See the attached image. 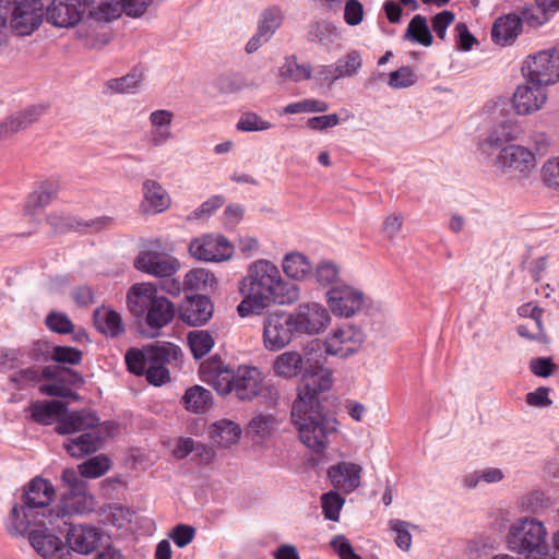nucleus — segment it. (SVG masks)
<instances>
[{"label":"nucleus","instance_id":"obj_1","mask_svg":"<svg viewBox=\"0 0 559 559\" xmlns=\"http://www.w3.org/2000/svg\"><path fill=\"white\" fill-rule=\"evenodd\" d=\"M313 352H284L274 361V371L283 378L301 374L298 396L292 406V421L297 427L301 442L316 453H322L328 445V437L336 431L337 420L324 412L319 394L332 386V372L312 361Z\"/></svg>","mask_w":559,"mask_h":559},{"label":"nucleus","instance_id":"obj_2","mask_svg":"<svg viewBox=\"0 0 559 559\" xmlns=\"http://www.w3.org/2000/svg\"><path fill=\"white\" fill-rule=\"evenodd\" d=\"M242 300L237 306L239 317L260 314L271 306H289L300 297L298 285L285 280L278 266L270 260L251 262L239 282Z\"/></svg>","mask_w":559,"mask_h":559},{"label":"nucleus","instance_id":"obj_3","mask_svg":"<svg viewBox=\"0 0 559 559\" xmlns=\"http://www.w3.org/2000/svg\"><path fill=\"white\" fill-rule=\"evenodd\" d=\"M518 138V126L511 120H504L495 126L478 143V150L484 157L496 156V165L504 174L527 176L536 166L534 153L525 146L508 144Z\"/></svg>","mask_w":559,"mask_h":559},{"label":"nucleus","instance_id":"obj_4","mask_svg":"<svg viewBox=\"0 0 559 559\" xmlns=\"http://www.w3.org/2000/svg\"><path fill=\"white\" fill-rule=\"evenodd\" d=\"M55 488L50 481L39 476L33 478L19 493H14L5 530L12 537L23 536L36 516L38 510L47 508L55 498Z\"/></svg>","mask_w":559,"mask_h":559},{"label":"nucleus","instance_id":"obj_5","mask_svg":"<svg viewBox=\"0 0 559 559\" xmlns=\"http://www.w3.org/2000/svg\"><path fill=\"white\" fill-rule=\"evenodd\" d=\"M128 307L135 316L146 312V323L152 329H162L175 317V306L167 298L157 295L156 287L140 283L131 287L127 296Z\"/></svg>","mask_w":559,"mask_h":559},{"label":"nucleus","instance_id":"obj_6","mask_svg":"<svg viewBox=\"0 0 559 559\" xmlns=\"http://www.w3.org/2000/svg\"><path fill=\"white\" fill-rule=\"evenodd\" d=\"M547 530L543 522L535 519H520L509 530L507 543L510 550L520 555H546Z\"/></svg>","mask_w":559,"mask_h":559},{"label":"nucleus","instance_id":"obj_7","mask_svg":"<svg viewBox=\"0 0 559 559\" xmlns=\"http://www.w3.org/2000/svg\"><path fill=\"white\" fill-rule=\"evenodd\" d=\"M179 352H126L124 360L129 372L145 376L148 383L162 385L169 381L166 364Z\"/></svg>","mask_w":559,"mask_h":559},{"label":"nucleus","instance_id":"obj_8","mask_svg":"<svg viewBox=\"0 0 559 559\" xmlns=\"http://www.w3.org/2000/svg\"><path fill=\"white\" fill-rule=\"evenodd\" d=\"M523 75L545 86L559 82V48L530 55L522 64Z\"/></svg>","mask_w":559,"mask_h":559},{"label":"nucleus","instance_id":"obj_9","mask_svg":"<svg viewBox=\"0 0 559 559\" xmlns=\"http://www.w3.org/2000/svg\"><path fill=\"white\" fill-rule=\"evenodd\" d=\"M294 314L284 311L269 313L263 322V341L266 349H283L297 331Z\"/></svg>","mask_w":559,"mask_h":559},{"label":"nucleus","instance_id":"obj_10","mask_svg":"<svg viewBox=\"0 0 559 559\" xmlns=\"http://www.w3.org/2000/svg\"><path fill=\"white\" fill-rule=\"evenodd\" d=\"M118 424L112 420L103 421L96 429L82 432L75 438H70L63 443V448L72 457L81 459L97 452L104 442L114 436Z\"/></svg>","mask_w":559,"mask_h":559},{"label":"nucleus","instance_id":"obj_11","mask_svg":"<svg viewBox=\"0 0 559 559\" xmlns=\"http://www.w3.org/2000/svg\"><path fill=\"white\" fill-rule=\"evenodd\" d=\"M326 302L334 316L350 318L362 309L366 297L359 288L344 282L326 292Z\"/></svg>","mask_w":559,"mask_h":559},{"label":"nucleus","instance_id":"obj_12","mask_svg":"<svg viewBox=\"0 0 559 559\" xmlns=\"http://www.w3.org/2000/svg\"><path fill=\"white\" fill-rule=\"evenodd\" d=\"M45 0H13L11 27L20 36L32 34L43 22Z\"/></svg>","mask_w":559,"mask_h":559},{"label":"nucleus","instance_id":"obj_13","mask_svg":"<svg viewBox=\"0 0 559 559\" xmlns=\"http://www.w3.org/2000/svg\"><path fill=\"white\" fill-rule=\"evenodd\" d=\"M152 0H86L91 5V19L110 22L124 11L130 16L142 15Z\"/></svg>","mask_w":559,"mask_h":559},{"label":"nucleus","instance_id":"obj_14","mask_svg":"<svg viewBox=\"0 0 559 559\" xmlns=\"http://www.w3.org/2000/svg\"><path fill=\"white\" fill-rule=\"evenodd\" d=\"M190 254L200 261L223 262L234 254V246L223 235H204L189 245Z\"/></svg>","mask_w":559,"mask_h":559},{"label":"nucleus","instance_id":"obj_15","mask_svg":"<svg viewBox=\"0 0 559 559\" xmlns=\"http://www.w3.org/2000/svg\"><path fill=\"white\" fill-rule=\"evenodd\" d=\"M233 392L241 401H252L266 392L271 397L277 396V392L265 384L261 371L252 366H239L237 368Z\"/></svg>","mask_w":559,"mask_h":559},{"label":"nucleus","instance_id":"obj_16","mask_svg":"<svg viewBox=\"0 0 559 559\" xmlns=\"http://www.w3.org/2000/svg\"><path fill=\"white\" fill-rule=\"evenodd\" d=\"M199 372L201 379L217 393L225 395L233 392L236 371L225 365L218 354L202 361Z\"/></svg>","mask_w":559,"mask_h":559},{"label":"nucleus","instance_id":"obj_17","mask_svg":"<svg viewBox=\"0 0 559 559\" xmlns=\"http://www.w3.org/2000/svg\"><path fill=\"white\" fill-rule=\"evenodd\" d=\"M88 10L91 16V5L86 0H53L51 5L47 7V21L57 27H73Z\"/></svg>","mask_w":559,"mask_h":559},{"label":"nucleus","instance_id":"obj_18","mask_svg":"<svg viewBox=\"0 0 559 559\" xmlns=\"http://www.w3.org/2000/svg\"><path fill=\"white\" fill-rule=\"evenodd\" d=\"M546 86L526 79L516 87L512 96V106L518 115L526 116L538 111L547 102Z\"/></svg>","mask_w":559,"mask_h":559},{"label":"nucleus","instance_id":"obj_19","mask_svg":"<svg viewBox=\"0 0 559 559\" xmlns=\"http://www.w3.org/2000/svg\"><path fill=\"white\" fill-rule=\"evenodd\" d=\"M294 317L297 329L310 335L324 331L331 321L328 309L316 301L300 304Z\"/></svg>","mask_w":559,"mask_h":559},{"label":"nucleus","instance_id":"obj_20","mask_svg":"<svg viewBox=\"0 0 559 559\" xmlns=\"http://www.w3.org/2000/svg\"><path fill=\"white\" fill-rule=\"evenodd\" d=\"M102 424L99 417L90 409L83 408L72 412L67 409L63 416L57 420L55 431L61 436L86 432L96 429Z\"/></svg>","mask_w":559,"mask_h":559},{"label":"nucleus","instance_id":"obj_21","mask_svg":"<svg viewBox=\"0 0 559 559\" xmlns=\"http://www.w3.org/2000/svg\"><path fill=\"white\" fill-rule=\"evenodd\" d=\"M134 265L139 271L157 277H170L179 269L176 258L155 251L141 252Z\"/></svg>","mask_w":559,"mask_h":559},{"label":"nucleus","instance_id":"obj_22","mask_svg":"<svg viewBox=\"0 0 559 559\" xmlns=\"http://www.w3.org/2000/svg\"><path fill=\"white\" fill-rule=\"evenodd\" d=\"M100 538L102 532L95 526L69 524L66 546L70 551L73 550L82 555H88L97 548Z\"/></svg>","mask_w":559,"mask_h":559},{"label":"nucleus","instance_id":"obj_23","mask_svg":"<svg viewBox=\"0 0 559 559\" xmlns=\"http://www.w3.org/2000/svg\"><path fill=\"white\" fill-rule=\"evenodd\" d=\"M32 547L45 559H70L71 551L62 540L50 533L34 530L28 534Z\"/></svg>","mask_w":559,"mask_h":559},{"label":"nucleus","instance_id":"obj_24","mask_svg":"<svg viewBox=\"0 0 559 559\" xmlns=\"http://www.w3.org/2000/svg\"><path fill=\"white\" fill-rule=\"evenodd\" d=\"M361 469L358 464L343 461L330 466L328 476L336 489L350 493L360 485Z\"/></svg>","mask_w":559,"mask_h":559},{"label":"nucleus","instance_id":"obj_25","mask_svg":"<svg viewBox=\"0 0 559 559\" xmlns=\"http://www.w3.org/2000/svg\"><path fill=\"white\" fill-rule=\"evenodd\" d=\"M143 200L141 210L145 214H159L171 204V199L166 189L154 179H145L142 183Z\"/></svg>","mask_w":559,"mask_h":559},{"label":"nucleus","instance_id":"obj_26","mask_svg":"<svg viewBox=\"0 0 559 559\" xmlns=\"http://www.w3.org/2000/svg\"><path fill=\"white\" fill-rule=\"evenodd\" d=\"M46 107L43 105H33L23 110L14 112L0 121V139L9 138L22 130H25L32 123L37 121L44 115Z\"/></svg>","mask_w":559,"mask_h":559},{"label":"nucleus","instance_id":"obj_27","mask_svg":"<svg viewBox=\"0 0 559 559\" xmlns=\"http://www.w3.org/2000/svg\"><path fill=\"white\" fill-rule=\"evenodd\" d=\"M365 341V333L353 324L334 329L324 341V349H358Z\"/></svg>","mask_w":559,"mask_h":559},{"label":"nucleus","instance_id":"obj_28","mask_svg":"<svg viewBox=\"0 0 559 559\" xmlns=\"http://www.w3.org/2000/svg\"><path fill=\"white\" fill-rule=\"evenodd\" d=\"M173 120L174 112L167 109H157L150 114L151 130L148 141L152 146H163L173 139Z\"/></svg>","mask_w":559,"mask_h":559},{"label":"nucleus","instance_id":"obj_29","mask_svg":"<svg viewBox=\"0 0 559 559\" xmlns=\"http://www.w3.org/2000/svg\"><path fill=\"white\" fill-rule=\"evenodd\" d=\"M522 32V19L515 13L498 17L491 29L492 40L500 45H511Z\"/></svg>","mask_w":559,"mask_h":559},{"label":"nucleus","instance_id":"obj_30","mask_svg":"<svg viewBox=\"0 0 559 559\" xmlns=\"http://www.w3.org/2000/svg\"><path fill=\"white\" fill-rule=\"evenodd\" d=\"M212 314L213 305L205 296L189 298L180 312L181 319L190 325L203 324L211 319Z\"/></svg>","mask_w":559,"mask_h":559},{"label":"nucleus","instance_id":"obj_31","mask_svg":"<svg viewBox=\"0 0 559 559\" xmlns=\"http://www.w3.org/2000/svg\"><path fill=\"white\" fill-rule=\"evenodd\" d=\"M32 419L40 425H50L55 419H59L67 411V405L57 400L35 401L28 407Z\"/></svg>","mask_w":559,"mask_h":559},{"label":"nucleus","instance_id":"obj_32","mask_svg":"<svg viewBox=\"0 0 559 559\" xmlns=\"http://www.w3.org/2000/svg\"><path fill=\"white\" fill-rule=\"evenodd\" d=\"M94 324L97 331L110 337H116L124 332L121 316L107 307H100L94 312Z\"/></svg>","mask_w":559,"mask_h":559},{"label":"nucleus","instance_id":"obj_33","mask_svg":"<svg viewBox=\"0 0 559 559\" xmlns=\"http://www.w3.org/2000/svg\"><path fill=\"white\" fill-rule=\"evenodd\" d=\"M209 433L214 444L228 448L238 442L241 428L233 420L222 419L211 425Z\"/></svg>","mask_w":559,"mask_h":559},{"label":"nucleus","instance_id":"obj_34","mask_svg":"<svg viewBox=\"0 0 559 559\" xmlns=\"http://www.w3.org/2000/svg\"><path fill=\"white\" fill-rule=\"evenodd\" d=\"M282 269L287 277L305 281L312 272V264L304 253L293 251L284 255Z\"/></svg>","mask_w":559,"mask_h":559},{"label":"nucleus","instance_id":"obj_35","mask_svg":"<svg viewBox=\"0 0 559 559\" xmlns=\"http://www.w3.org/2000/svg\"><path fill=\"white\" fill-rule=\"evenodd\" d=\"M213 396L210 390L201 385H192L186 390L181 403L188 412L201 414L212 405Z\"/></svg>","mask_w":559,"mask_h":559},{"label":"nucleus","instance_id":"obj_36","mask_svg":"<svg viewBox=\"0 0 559 559\" xmlns=\"http://www.w3.org/2000/svg\"><path fill=\"white\" fill-rule=\"evenodd\" d=\"M53 371L52 365L44 368L36 366L28 367L12 374L10 381L14 384L16 390H24L29 385L38 383L41 379L51 380L55 376Z\"/></svg>","mask_w":559,"mask_h":559},{"label":"nucleus","instance_id":"obj_37","mask_svg":"<svg viewBox=\"0 0 559 559\" xmlns=\"http://www.w3.org/2000/svg\"><path fill=\"white\" fill-rule=\"evenodd\" d=\"M280 76L284 81L294 83L312 80V64L310 62L299 63L296 56H287L280 68Z\"/></svg>","mask_w":559,"mask_h":559},{"label":"nucleus","instance_id":"obj_38","mask_svg":"<svg viewBox=\"0 0 559 559\" xmlns=\"http://www.w3.org/2000/svg\"><path fill=\"white\" fill-rule=\"evenodd\" d=\"M404 38L411 39L412 41L418 43L425 47L431 46L433 37L428 27L426 17L420 14L415 15L406 28Z\"/></svg>","mask_w":559,"mask_h":559},{"label":"nucleus","instance_id":"obj_39","mask_svg":"<svg viewBox=\"0 0 559 559\" xmlns=\"http://www.w3.org/2000/svg\"><path fill=\"white\" fill-rule=\"evenodd\" d=\"M317 283L322 287H332L343 284L341 271L336 263L330 260H321L314 270Z\"/></svg>","mask_w":559,"mask_h":559},{"label":"nucleus","instance_id":"obj_40","mask_svg":"<svg viewBox=\"0 0 559 559\" xmlns=\"http://www.w3.org/2000/svg\"><path fill=\"white\" fill-rule=\"evenodd\" d=\"M337 75L341 79L356 76L362 68V57L359 50L352 49L335 62Z\"/></svg>","mask_w":559,"mask_h":559},{"label":"nucleus","instance_id":"obj_41","mask_svg":"<svg viewBox=\"0 0 559 559\" xmlns=\"http://www.w3.org/2000/svg\"><path fill=\"white\" fill-rule=\"evenodd\" d=\"M142 72L138 69H133L128 74L111 79L107 82V86L109 90L116 93L129 94L135 93L141 85L142 82Z\"/></svg>","mask_w":559,"mask_h":559},{"label":"nucleus","instance_id":"obj_42","mask_svg":"<svg viewBox=\"0 0 559 559\" xmlns=\"http://www.w3.org/2000/svg\"><path fill=\"white\" fill-rule=\"evenodd\" d=\"M110 465V460L106 455L99 454L81 463L79 465V473L80 476L85 478H98L107 473Z\"/></svg>","mask_w":559,"mask_h":559},{"label":"nucleus","instance_id":"obj_43","mask_svg":"<svg viewBox=\"0 0 559 559\" xmlns=\"http://www.w3.org/2000/svg\"><path fill=\"white\" fill-rule=\"evenodd\" d=\"M283 13L276 8H269L261 13L258 31L272 38L276 29L282 25Z\"/></svg>","mask_w":559,"mask_h":559},{"label":"nucleus","instance_id":"obj_44","mask_svg":"<svg viewBox=\"0 0 559 559\" xmlns=\"http://www.w3.org/2000/svg\"><path fill=\"white\" fill-rule=\"evenodd\" d=\"M214 275L203 269L190 270L185 276V286L191 290H203L213 286Z\"/></svg>","mask_w":559,"mask_h":559},{"label":"nucleus","instance_id":"obj_45","mask_svg":"<svg viewBox=\"0 0 559 559\" xmlns=\"http://www.w3.org/2000/svg\"><path fill=\"white\" fill-rule=\"evenodd\" d=\"M344 503V498L335 491H329L321 496L322 511L326 520L337 522Z\"/></svg>","mask_w":559,"mask_h":559},{"label":"nucleus","instance_id":"obj_46","mask_svg":"<svg viewBox=\"0 0 559 559\" xmlns=\"http://www.w3.org/2000/svg\"><path fill=\"white\" fill-rule=\"evenodd\" d=\"M329 104L321 99L309 98L290 103L284 107L283 112L286 115H296L302 112H325Z\"/></svg>","mask_w":559,"mask_h":559},{"label":"nucleus","instance_id":"obj_47","mask_svg":"<svg viewBox=\"0 0 559 559\" xmlns=\"http://www.w3.org/2000/svg\"><path fill=\"white\" fill-rule=\"evenodd\" d=\"M237 130L242 132H259L272 128V123L262 119L258 114L243 112L236 124Z\"/></svg>","mask_w":559,"mask_h":559},{"label":"nucleus","instance_id":"obj_48","mask_svg":"<svg viewBox=\"0 0 559 559\" xmlns=\"http://www.w3.org/2000/svg\"><path fill=\"white\" fill-rule=\"evenodd\" d=\"M57 195V188L50 185L41 191L32 193L27 200L25 211L27 214H34L37 209L47 206Z\"/></svg>","mask_w":559,"mask_h":559},{"label":"nucleus","instance_id":"obj_49","mask_svg":"<svg viewBox=\"0 0 559 559\" xmlns=\"http://www.w3.org/2000/svg\"><path fill=\"white\" fill-rule=\"evenodd\" d=\"M415 83L416 74L407 66H403L397 70L391 72L388 81V85L394 90L407 88L414 85Z\"/></svg>","mask_w":559,"mask_h":559},{"label":"nucleus","instance_id":"obj_50","mask_svg":"<svg viewBox=\"0 0 559 559\" xmlns=\"http://www.w3.org/2000/svg\"><path fill=\"white\" fill-rule=\"evenodd\" d=\"M540 177L547 188L559 192V156L544 163Z\"/></svg>","mask_w":559,"mask_h":559},{"label":"nucleus","instance_id":"obj_51","mask_svg":"<svg viewBox=\"0 0 559 559\" xmlns=\"http://www.w3.org/2000/svg\"><path fill=\"white\" fill-rule=\"evenodd\" d=\"M519 314L523 318L530 319V322L539 333L543 331L546 317H549V313H546L545 309L533 302L522 305L519 308Z\"/></svg>","mask_w":559,"mask_h":559},{"label":"nucleus","instance_id":"obj_52","mask_svg":"<svg viewBox=\"0 0 559 559\" xmlns=\"http://www.w3.org/2000/svg\"><path fill=\"white\" fill-rule=\"evenodd\" d=\"M224 204V199L221 195H213L204 201L199 207L191 212L188 216V221H199L209 218L216 210Z\"/></svg>","mask_w":559,"mask_h":559},{"label":"nucleus","instance_id":"obj_53","mask_svg":"<svg viewBox=\"0 0 559 559\" xmlns=\"http://www.w3.org/2000/svg\"><path fill=\"white\" fill-rule=\"evenodd\" d=\"M275 423L276 419L273 415L259 414L250 420L249 430L251 433L263 438L271 433Z\"/></svg>","mask_w":559,"mask_h":559},{"label":"nucleus","instance_id":"obj_54","mask_svg":"<svg viewBox=\"0 0 559 559\" xmlns=\"http://www.w3.org/2000/svg\"><path fill=\"white\" fill-rule=\"evenodd\" d=\"M187 343L189 349H212L215 346V341L205 330H193L187 335Z\"/></svg>","mask_w":559,"mask_h":559},{"label":"nucleus","instance_id":"obj_55","mask_svg":"<svg viewBox=\"0 0 559 559\" xmlns=\"http://www.w3.org/2000/svg\"><path fill=\"white\" fill-rule=\"evenodd\" d=\"M336 70L334 63L318 64L316 68L312 67V80L321 85L331 86L340 80Z\"/></svg>","mask_w":559,"mask_h":559},{"label":"nucleus","instance_id":"obj_56","mask_svg":"<svg viewBox=\"0 0 559 559\" xmlns=\"http://www.w3.org/2000/svg\"><path fill=\"white\" fill-rule=\"evenodd\" d=\"M46 325L52 332L59 334L70 333L73 329V323L67 314L61 312H51L46 317Z\"/></svg>","mask_w":559,"mask_h":559},{"label":"nucleus","instance_id":"obj_57","mask_svg":"<svg viewBox=\"0 0 559 559\" xmlns=\"http://www.w3.org/2000/svg\"><path fill=\"white\" fill-rule=\"evenodd\" d=\"M194 536L195 528L188 524H178L169 533V537L179 548H183L189 545L193 540Z\"/></svg>","mask_w":559,"mask_h":559},{"label":"nucleus","instance_id":"obj_58","mask_svg":"<svg viewBox=\"0 0 559 559\" xmlns=\"http://www.w3.org/2000/svg\"><path fill=\"white\" fill-rule=\"evenodd\" d=\"M341 559H362L354 551L350 542L344 535H336L330 543Z\"/></svg>","mask_w":559,"mask_h":559},{"label":"nucleus","instance_id":"obj_59","mask_svg":"<svg viewBox=\"0 0 559 559\" xmlns=\"http://www.w3.org/2000/svg\"><path fill=\"white\" fill-rule=\"evenodd\" d=\"M364 20V7L358 0H347L344 7V21L347 25L356 26Z\"/></svg>","mask_w":559,"mask_h":559},{"label":"nucleus","instance_id":"obj_60","mask_svg":"<svg viewBox=\"0 0 559 559\" xmlns=\"http://www.w3.org/2000/svg\"><path fill=\"white\" fill-rule=\"evenodd\" d=\"M391 528L396 532L395 543L399 548L408 550L412 543V535L408 532V523L402 520L391 521Z\"/></svg>","mask_w":559,"mask_h":559},{"label":"nucleus","instance_id":"obj_61","mask_svg":"<svg viewBox=\"0 0 559 559\" xmlns=\"http://www.w3.org/2000/svg\"><path fill=\"white\" fill-rule=\"evenodd\" d=\"M550 16V13L542 11L538 7H528L523 9L520 17L522 19V24L526 23L528 26L537 27L545 24Z\"/></svg>","mask_w":559,"mask_h":559},{"label":"nucleus","instance_id":"obj_62","mask_svg":"<svg viewBox=\"0 0 559 559\" xmlns=\"http://www.w3.org/2000/svg\"><path fill=\"white\" fill-rule=\"evenodd\" d=\"M133 515L134 512L131 509L121 504H112L109 507L108 516L112 525L117 527H122L124 523H131Z\"/></svg>","mask_w":559,"mask_h":559},{"label":"nucleus","instance_id":"obj_63","mask_svg":"<svg viewBox=\"0 0 559 559\" xmlns=\"http://www.w3.org/2000/svg\"><path fill=\"white\" fill-rule=\"evenodd\" d=\"M550 389L547 386H539L533 392H528L525 395V401L530 406L533 407H549L552 401L549 399Z\"/></svg>","mask_w":559,"mask_h":559},{"label":"nucleus","instance_id":"obj_64","mask_svg":"<svg viewBox=\"0 0 559 559\" xmlns=\"http://www.w3.org/2000/svg\"><path fill=\"white\" fill-rule=\"evenodd\" d=\"M338 123L340 117L336 114H329L309 118L307 127L314 131H325L330 128L336 127Z\"/></svg>","mask_w":559,"mask_h":559}]
</instances>
